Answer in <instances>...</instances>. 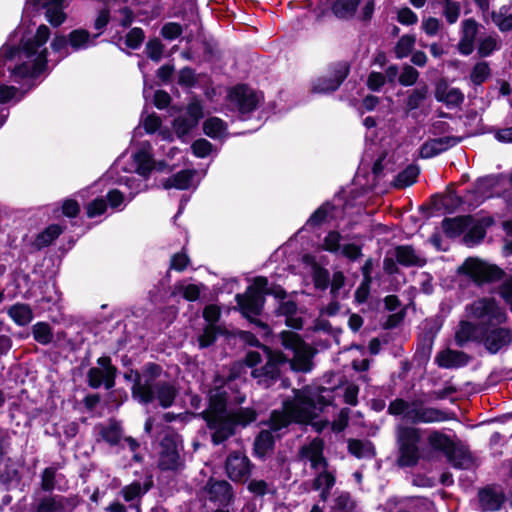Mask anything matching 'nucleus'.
Instances as JSON below:
<instances>
[{"mask_svg":"<svg viewBox=\"0 0 512 512\" xmlns=\"http://www.w3.org/2000/svg\"><path fill=\"white\" fill-rule=\"evenodd\" d=\"M163 368L155 362H147L142 372L131 369L133 373V385L131 387L132 398L142 405L151 404L155 400L154 387L156 380L161 376Z\"/></svg>","mask_w":512,"mask_h":512,"instance_id":"f257e3e1","label":"nucleus"},{"mask_svg":"<svg viewBox=\"0 0 512 512\" xmlns=\"http://www.w3.org/2000/svg\"><path fill=\"white\" fill-rule=\"evenodd\" d=\"M421 430L412 426H401L397 433L398 455L396 463L401 468L415 467L420 459L419 443Z\"/></svg>","mask_w":512,"mask_h":512,"instance_id":"f03ea898","label":"nucleus"},{"mask_svg":"<svg viewBox=\"0 0 512 512\" xmlns=\"http://www.w3.org/2000/svg\"><path fill=\"white\" fill-rule=\"evenodd\" d=\"M282 410H272L264 425L269 427L271 432H279L284 428H288L292 423L308 424L313 420V416L294 399H286L282 403Z\"/></svg>","mask_w":512,"mask_h":512,"instance_id":"7ed1b4c3","label":"nucleus"},{"mask_svg":"<svg viewBox=\"0 0 512 512\" xmlns=\"http://www.w3.org/2000/svg\"><path fill=\"white\" fill-rule=\"evenodd\" d=\"M258 418V412L253 407H239L229 410L225 417L223 425L216 432L211 433V442L218 446L226 442L237 432V427L246 428L254 423Z\"/></svg>","mask_w":512,"mask_h":512,"instance_id":"20e7f679","label":"nucleus"},{"mask_svg":"<svg viewBox=\"0 0 512 512\" xmlns=\"http://www.w3.org/2000/svg\"><path fill=\"white\" fill-rule=\"evenodd\" d=\"M458 273L467 276L477 287L501 281L506 276L498 265L478 258H467L458 268Z\"/></svg>","mask_w":512,"mask_h":512,"instance_id":"39448f33","label":"nucleus"},{"mask_svg":"<svg viewBox=\"0 0 512 512\" xmlns=\"http://www.w3.org/2000/svg\"><path fill=\"white\" fill-rule=\"evenodd\" d=\"M333 391L334 389L324 386L305 385L301 389H293V394L300 407L310 412L314 420L318 417L316 410L323 412L326 407L333 405Z\"/></svg>","mask_w":512,"mask_h":512,"instance_id":"423d86ee","label":"nucleus"},{"mask_svg":"<svg viewBox=\"0 0 512 512\" xmlns=\"http://www.w3.org/2000/svg\"><path fill=\"white\" fill-rule=\"evenodd\" d=\"M266 284V276H256L253 278L252 284L247 286L244 293L235 295L237 308L243 317H248L249 315L259 316L262 314L266 303L263 293Z\"/></svg>","mask_w":512,"mask_h":512,"instance_id":"0eeeda50","label":"nucleus"},{"mask_svg":"<svg viewBox=\"0 0 512 512\" xmlns=\"http://www.w3.org/2000/svg\"><path fill=\"white\" fill-rule=\"evenodd\" d=\"M228 393L215 387L208 396V407L197 416L203 419L207 428L216 432L223 425L225 417L229 414Z\"/></svg>","mask_w":512,"mask_h":512,"instance_id":"6e6552de","label":"nucleus"},{"mask_svg":"<svg viewBox=\"0 0 512 512\" xmlns=\"http://www.w3.org/2000/svg\"><path fill=\"white\" fill-rule=\"evenodd\" d=\"M351 64L341 60L327 66L325 75L317 77L312 84V92L316 94H331L337 91L350 74Z\"/></svg>","mask_w":512,"mask_h":512,"instance_id":"1a4fd4ad","label":"nucleus"},{"mask_svg":"<svg viewBox=\"0 0 512 512\" xmlns=\"http://www.w3.org/2000/svg\"><path fill=\"white\" fill-rule=\"evenodd\" d=\"M473 317L482 320L481 328L500 326L507 321V313L494 297H483L471 304Z\"/></svg>","mask_w":512,"mask_h":512,"instance_id":"9d476101","label":"nucleus"},{"mask_svg":"<svg viewBox=\"0 0 512 512\" xmlns=\"http://www.w3.org/2000/svg\"><path fill=\"white\" fill-rule=\"evenodd\" d=\"M454 413L441 410L434 407H425L420 399L411 402V408L406 413V419L412 424L419 423H438L453 419Z\"/></svg>","mask_w":512,"mask_h":512,"instance_id":"9b49d317","label":"nucleus"},{"mask_svg":"<svg viewBox=\"0 0 512 512\" xmlns=\"http://www.w3.org/2000/svg\"><path fill=\"white\" fill-rule=\"evenodd\" d=\"M254 464L240 451L231 452L225 460V473L235 483H245L252 474Z\"/></svg>","mask_w":512,"mask_h":512,"instance_id":"f8f14e48","label":"nucleus"},{"mask_svg":"<svg viewBox=\"0 0 512 512\" xmlns=\"http://www.w3.org/2000/svg\"><path fill=\"white\" fill-rule=\"evenodd\" d=\"M480 341L490 354H497L512 342V330L501 326L481 328Z\"/></svg>","mask_w":512,"mask_h":512,"instance_id":"ddd939ff","label":"nucleus"},{"mask_svg":"<svg viewBox=\"0 0 512 512\" xmlns=\"http://www.w3.org/2000/svg\"><path fill=\"white\" fill-rule=\"evenodd\" d=\"M229 101L237 106L240 114H249L257 109L259 97L247 84H237L228 93Z\"/></svg>","mask_w":512,"mask_h":512,"instance_id":"4468645a","label":"nucleus"},{"mask_svg":"<svg viewBox=\"0 0 512 512\" xmlns=\"http://www.w3.org/2000/svg\"><path fill=\"white\" fill-rule=\"evenodd\" d=\"M204 491L211 502H219L221 505H230L235 499L233 487L226 480L210 477L204 486Z\"/></svg>","mask_w":512,"mask_h":512,"instance_id":"2eb2a0df","label":"nucleus"},{"mask_svg":"<svg viewBox=\"0 0 512 512\" xmlns=\"http://www.w3.org/2000/svg\"><path fill=\"white\" fill-rule=\"evenodd\" d=\"M462 141L461 137L444 136L425 141L420 147V156L424 159L433 158Z\"/></svg>","mask_w":512,"mask_h":512,"instance_id":"dca6fc26","label":"nucleus"},{"mask_svg":"<svg viewBox=\"0 0 512 512\" xmlns=\"http://www.w3.org/2000/svg\"><path fill=\"white\" fill-rule=\"evenodd\" d=\"M478 501L482 512L499 511L506 501L503 491H497L492 486H485L478 491Z\"/></svg>","mask_w":512,"mask_h":512,"instance_id":"f3484780","label":"nucleus"},{"mask_svg":"<svg viewBox=\"0 0 512 512\" xmlns=\"http://www.w3.org/2000/svg\"><path fill=\"white\" fill-rule=\"evenodd\" d=\"M495 224V219L492 216H483L480 218L474 217V222L466 230L463 241L468 246L480 244L487 234V229Z\"/></svg>","mask_w":512,"mask_h":512,"instance_id":"a211bd4d","label":"nucleus"},{"mask_svg":"<svg viewBox=\"0 0 512 512\" xmlns=\"http://www.w3.org/2000/svg\"><path fill=\"white\" fill-rule=\"evenodd\" d=\"M470 361L471 356L466 352L449 348L440 351L435 358V363L445 369L465 367Z\"/></svg>","mask_w":512,"mask_h":512,"instance_id":"6ab92c4d","label":"nucleus"},{"mask_svg":"<svg viewBox=\"0 0 512 512\" xmlns=\"http://www.w3.org/2000/svg\"><path fill=\"white\" fill-rule=\"evenodd\" d=\"M338 207L330 200L323 202L307 219L304 228H319L326 222L337 219Z\"/></svg>","mask_w":512,"mask_h":512,"instance_id":"aec40b11","label":"nucleus"},{"mask_svg":"<svg viewBox=\"0 0 512 512\" xmlns=\"http://www.w3.org/2000/svg\"><path fill=\"white\" fill-rule=\"evenodd\" d=\"M474 222V216L471 214L460 215L453 218L445 217L442 220V229L449 238H456L462 235Z\"/></svg>","mask_w":512,"mask_h":512,"instance_id":"412c9836","label":"nucleus"},{"mask_svg":"<svg viewBox=\"0 0 512 512\" xmlns=\"http://www.w3.org/2000/svg\"><path fill=\"white\" fill-rule=\"evenodd\" d=\"M276 439L270 430H261L255 437L253 443V455L264 460L267 455L274 451Z\"/></svg>","mask_w":512,"mask_h":512,"instance_id":"4be33fe9","label":"nucleus"},{"mask_svg":"<svg viewBox=\"0 0 512 512\" xmlns=\"http://www.w3.org/2000/svg\"><path fill=\"white\" fill-rule=\"evenodd\" d=\"M155 400L163 409L172 407L178 396L177 387L169 381H158L154 387Z\"/></svg>","mask_w":512,"mask_h":512,"instance_id":"5701e85b","label":"nucleus"},{"mask_svg":"<svg viewBox=\"0 0 512 512\" xmlns=\"http://www.w3.org/2000/svg\"><path fill=\"white\" fill-rule=\"evenodd\" d=\"M69 502V498L63 495L49 493L37 500L35 512H63Z\"/></svg>","mask_w":512,"mask_h":512,"instance_id":"b1692460","label":"nucleus"},{"mask_svg":"<svg viewBox=\"0 0 512 512\" xmlns=\"http://www.w3.org/2000/svg\"><path fill=\"white\" fill-rule=\"evenodd\" d=\"M395 258L399 265L404 267H423L427 261L419 257L412 245H398L394 249Z\"/></svg>","mask_w":512,"mask_h":512,"instance_id":"393cba45","label":"nucleus"},{"mask_svg":"<svg viewBox=\"0 0 512 512\" xmlns=\"http://www.w3.org/2000/svg\"><path fill=\"white\" fill-rule=\"evenodd\" d=\"M123 427L116 419H109L108 425H100L99 435L110 446H118L123 438Z\"/></svg>","mask_w":512,"mask_h":512,"instance_id":"a878e982","label":"nucleus"},{"mask_svg":"<svg viewBox=\"0 0 512 512\" xmlns=\"http://www.w3.org/2000/svg\"><path fill=\"white\" fill-rule=\"evenodd\" d=\"M64 231L60 224H50L43 231L38 233L32 242V246L40 251L51 245Z\"/></svg>","mask_w":512,"mask_h":512,"instance_id":"bb28decb","label":"nucleus"},{"mask_svg":"<svg viewBox=\"0 0 512 512\" xmlns=\"http://www.w3.org/2000/svg\"><path fill=\"white\" fill-rule=\"evenodd\" d=\"M196 171L194 169H183L163 181V188L168 190L176 188L187 190L191 187Z\"/></svg>","mask_w":512,"mask_h":512,"instance_id":"cd10ccee","label":"nucleus"},{"mask_svg":"<svg viewBox=\"0 0 512 512\" xmlns=\"http://www.w3.org/2000/svg\"><path fill=\"white\" fill-rule=\"evenodd\" d=\"M446 458L457 469H469L473 464V456L469 449L456 443H454L453 452Z\"/></svg>","mask_w":512,"mask_h":512,"instance_id":"c85d7f7f","label":"nucleus"},{"mask_svg":"<svg viewBox=\"0 0 512 512\" xmlns=\"http://www.w3.org/2000/svg\"><path fill=\"white\" fill-rule=\"evenodd\" d=\"M136 164L135 172L144 179H148L154 170L153 156L145 149H140L132 155Z\"/></svg>","mask_w":512,"mask_h":512,"instance_id":"c756f323","label":"nucleus"},{"mask_svg":"<svg viewBox=\"0 0 512 512\" xmlns=\"http://www.w3.org/2000/svg\"><path fill=\"white\" fill-rule=\"evenodd\" d=\"M362 0H334L331 4V11L338 19H352Z\"/></svg>","mask_w":512,"mask_h":512,"instance_id":"7c9ffc66","label":"nucleus"},{"mask_svg":"<svg viewBox=\"0 0 512 512\" xmlns=\"http://www.w3.org/2000/svg\"><path fill=\"white\" fill-rule=\"evenodd\" d=\"M420 174V168L417 164H409L400 171L392 181V186L396 189H404L417 182Z\"/></svg>","mask_w":512,"mask_h":512,"instance_id":"2f4dec72","label":"nucleus"},{"mask_svg":"<svg viewBox=\"0 0 512 512\" xmlns=\"http://www.w3.org/2000/svg\"><path fill=\"white\" fill-rule=\"evenodd\" d=\"M429 446L437 452H442L446 457L453 452L454 441L447 434L434 430L427 438Z\"/></svg>","mask_w":512,"mask_h":512,"instance_id":"473e14b6","label":"nucleus"},{"mask_svg":"<svg viewBox=\"0 0 512 512\" xmlns=\"http://www.w3.org/2000/svg\"><path fill=\"white\" fill-rule=\"evenodd\" d=\"M281 345L287 349L293 351L295 354L309 349L308 344L298 333L290 330H283L279 333Z\"/></svg>","mask_w":512,"mask_h":512,"instance_id":"72a5a7b5","label":"nucleus"},{"mask_svg":"<svg viewBox=\"0 0 512 512\" xmlns=\"http://www.w3.org/2000/svg\"><path fill=\"white\" fill-rule=\"evenodd\" d=\"M336 478L333 473L325 470L317 474L312 482V489L314 491L321 490L320 498L326 501L330 495V491L335 485Z\"/></svg>","mask_w":512,"mask_h":512,"instance_id":"f704fd0d","label":"nucleus"},{"mask_svg":"<svg viewBox=\"0 0 512 512\" xmlns=\"http://www.w3.org/2000/svg\"><path fill=\"white\" fill-rule=\"evenodd\" d=\"M68 43L73 51H79L82 49L88 48L90 45H93V41L91 40V36L88 30L83 28H78L72 30L68 35Z\"/></svg>","mask_w":512,"mask_h":512,"instance_id":"c9c22d12","label":"nucleus"},{"mask_svg":"<svg viewBox=\"0 0 512 512\" xmlns=\"http://www.w3.org/2000/svg\"><path fill=\"white\" fill-rule=\"evenodd\" d=\"M203 50V61L207 63H215L222 59V50L218 41L213 37H205L201 40Z\"/></svg>","mask_w":512,"mask_h":512,"instance_id":"e433bc0d","label":"nucleus"},{"mask_svg":"<svg viewBox=\"0 0 512 512\" xmlns=\"http://www.w3.org/2000/svg\"><path fill=\"white\" fill-rule=\"evenodd\" d=\"M31 333L33 339L43 346H47L53 342L54 333L51 325L48 322H36L31 327Z\"/></svg>","mask_w":512,"mask_h":512,"instance_id":"4c0bfd02","label":"nucleus"},{"mask_svg":"<svg viewBox=\"0 0 512 512\" xmlns=\"http://www.w3.org/2000/svg\"><path fill=\"white\" fill-rule=\"evenodd\" d=\"M97 365L106 370V375L103 379L102 385L107 390H114L115 381L118 373L116 366L112 364V359L108 355L99 357L96 361Z\"/></svg>","mask_w":512,"mask_h":512,"instance_id":"58836bf2","label":"nucleus"},{"mask_svg":"<svg viewBox=\"0 0 512 512\" xmlns=\"http://www.w3.org/2000/svg\"><path fill=\"white\" fill-rule=\"evenodd\" d=\"M202 129L209 138L219 139L224 136L227 123L219 117H209L203 122Z\"/></svg>","mask_w":512,"mask_h":512,"instance_id":"ea45409f","label":"nucleus"},{"mask_svg":"<svg viewBox=\"0 0 512 512\" xmlns=\"http://www.w3.org/2000/svg\"><path fill=\"white\" fill-rule=\"evenodd\" d=\"M8 314L18 326L28 325L34 317L31 307L20 303L11 306Z\"/></svg>","mask_w":512,"mask_h":512,"instance_id":"a19ab883","label":"nucleus"},{"mask_svg":"<svg viewBox=\"0 0 512 512\" xmlns=\"http://www.w3.org/2000/svg\"><path fill=\"white\" fill-rule=\"evenodd\" d=\"M348 452L358 459L372 458L375 455L374 446L371 442L364 443L359 439L348 440Z\"/></svg>","mask_w":512,"mask_h":512,"instance_id":"79ce46f5","label":"nucleus"},{"mask_svg":"<svg viewBox=\"0 0 512 512\" xmlns=\"http://www.w3.org/2000/svg\"><path fill=\"white\" fill-rule=\"evenodd\" d=\"M434 336L426 333L417 344L414 359L419 364L427 363L430 359L432 348H433Z\"/></svg>","mask_w":512,"mask_h":512,"instance_id":"37998d69","label":"nucleus"},{"mask_svg":"<svg viewBox=\"0 0 512 512\" xmlns=\"http://www.w3.org/2000/svg\"><path fill=\"white\" fill-rule=\"evenodd\" d=\"M184 117L197 126L200 120L204 117L203 103L198 95L191 96L190 101L186 106Z\"/></svg>","mask_w":512,"mask_h":512,"instance_id":"c03bdc74","label":"nucleus"},{"mask_svg":"<svg viewBox=\"0 0 512 512\" xmlns=\"http://www.w3.org/2000/svg\"><path fill=\"white\" fill-rule=\"evenodd\" d=\"M416 36L413 34H404L397 41L394 47V53L397 59L408 57L415 46Z\"/></svg>","mask_w":512,"mask_h":512,"instance_id":"a18cd8bd","label":"nucleus"},{"mask_svg":"<svg viewBox=\"0 0 512 512\" xmlns=\"http://www.w3.org/2000/svg\"><path fill=\"white\" fill-rule=\"evenodd\" d=\"M343 239V236L341 233L337 230H331L329 231L324 239L323 242L320 244L319 248L323 251L329 252L331 254H338L341 251V240Z\"/></svg>","mask_w":512,"mask_h":512,"instance_id":"49530a36","label":"nucleus"},{"mask_svg":"<svg viewBox=\"0 0 512 512\" xmlns=\"http://www.w3.org/2000/svg\"><path fill=\"white\" fill-rule=\"evenodd\" d=\"M171 124L177 138L182 142H185V138L197 127V125H194L193 122L182 115L175 117Z\"/></svg>","mask_w":512,"mask_h":512,"instance_id":"de8ad7c7","label":"nucleus"},{"mask_svg":"<svg viewBox=\"0 0 512 512\" xmlns=\"http://www.w3.org/2000/svg\"><path fill=\"white\" fill-rule=\"evenodd\" d=\"M510 7L503 5L499 11H493L491 14L492 21L501 32H509L512 30V14L507 15Z\"/></svg>","mask_w":512,"mask_h":512,"instance_id":"09e8293b","label":"nucleus"},{"mask_svg":"<svg viewBox=\"0 0 512 512\" xmlns=\"http://www.w3.org/2000/svg\"><path fill=\"white\" fill-rule=\"evenodd\" d=\"M428 92V86L426 84L412 90L405 101L406 110L413 111L418 109L420 105L427 99Z\"/></svg>","mask_w":512,"mask_h":512,"instance_id":"8fccbe9b","label":"nucleus"},{"mask_svg":"<svg viewBox=\"0 0 512 512\" xmlns=\"http://www.w3.org/2000/svg\"><path fill=\"white\" fill-rule=\"evenodd\" d=\"M491 76L489 63L486 61L477 62L470 73V81L475 86H480Z\"/></svg>","mask_w":512,"mask_h":512,"instance_id":"3c124183","label":"nucleus"},{"mask_svg":"<svg viewBox=\"0 0 512 512\" xmlns=\"http://www.w3.org/2000/svg\"><path fill=\"white\" fill-rule=\"evenodd\" d=\"M324 440L320 437L314 438L309 444L303 445L299 449V457L308 459L309 461L324 451Z\"/></svg>","mask_w":512,"mask_h":512,"instance_id":"603ef678","label":"nucleus"},{"mask_svg":"<svg viewBox=\"0 0 512 512\" xmlns=\"http://www.w3.org/2000/svg\"><path fill=\"white\" fill-rule=\"evenodd\" d=\"M312 280L317 290H326L330 285V273L328 269L315 263L313 267Z\"/></svg>","mask_w":512,"mask_h":512,"instance_id":"864d4df0","label":"nucleus"},{"mask_svg":"<svg viewBox=\"0 0 512 512\" xmlns=\"http://www.w3.org/2000/svg\"><path fill=\"white\" fill-rule=\"evenodd\" d=\"M180 466V454L178 451L159 454L158 467L162 471H176Z\"/></svg>","mask_w":512,"mask_h":512,"instance_id":"5fc2aeb1","label":"nucleus"},{"mask_svg":"<svg viewBox=\"0 0 512 512\" xmlns=\"http://www.w3.org/2000/svg\"><path fill=\"white\" fill-rule=\"evenodd\" d=\"M475 326L469 321H461L460 328L455 333V342L458 347H463L473 339Z\"/></svg>","mask_w":512,"mask_h":512,"instance_id":"6e6d98bb","label":"nucleus"},{"mask_svg":"<svg viewBox=\"0 0 512 512\" xmlns=\"http://www.w3.org/2000/svg\"><path fill=\"white\" fill-rule=\"evenodd\" d=\"M217 339L216 325H205L203 332L197 337L198 347L209 348L216 343Z\"/></svg>","mask_w":512,"mask_h":512,"instance_id":"4d7b16f0","label":"nucleus"},{"mask_svg":"<svg viewBox=\"0 0 512 512\" xmlns=\"http://www.w3.org/2000/svg\"><path fill=\"white\" fill-rule=\"evenodd\" d=\"M177 83L183 88H194L198 84L195 70L189 66L181 68L178 72Z\"/></svg>","mask_w":512,"mask_h":512,"instance_id":"13d9d810","label":"nucleus"},{"mask_svg":"<svg viewBox=\"0 0 512 512\" xmlns=\"http://www.w3.org/2000/svg\"><path fill=\"white\" fill-rule=\"evenodd\" d=\"M32 71V78H37L41 74H43L48 68V50L47 48H43L39 51L38 54L35 55V59L33 60L32 66L30 67Z\"/></svg>","mask_w":512,"mask_h":512,"instance_id":"bf43d9fd","label":"nucleus"},{"mask_svg":"<svg viewBox=\"0 0 512 512\" xmlns=\"http://www.w3.org/2000/svg\"><path fill=\"white\" fill-rule=\"evenodd\" d=\"M56 472L55 467H46L41 473L40 488L45 493H51L56 487Z\"/></svg>","mask_w":512,"mask_h":512,"instance_id":"052dcab7","label":"nucleus"},{"mask_svg":"<svg viewBox=\"0 0 512 512\" xmlns=\"http://www.w3.org/2000/svg\"><path fill=\"white\" fill-rule=\"evenodd\" d=\"M495 185V178L488 175L478 178L474 183V188L472 190H468L467 192L484 196L490 192L495 187Z\"/></svg>","mask_w":512,"mask_h":512,"instance_id":"680f3d73","label":"nucleus"},{"mask_svg":"<svg viewBox=\"0 0 512 512\" xmlns=\"http://www.w3.org/2000/svg\"><path fill=\"white\" fill-rule=\"evenodd\" d=\"M146 54L147 57L155 63H158L163 56L164 45L159 38H152L146 43Z\"/></svg>","mask_w":512,"mask_h":512,"instance_id":"e2e57ef3","label":"nucleus"},{"mask_svg":"<svg viewBox=\"0 0 512 512\" xmlns=\"http://www.w3.org/2000/svg\"><path fill=\"white\" fill-rule=\"evenodd\" d=\"M20 481L21 474L16 468L5 467L0 473V483L4 486L6 491L10 490L13 484H19Z\"/></svg>","mask_w":512,"mask_h":512,"instance_id":"0e129e2a","label":"nucleus"},{"mask_svg":"<svg viewBox=\"0 0 512 512\" xmlns=\"http://www.w3.org/2000/svg\"><path fill=\"white\" fill-rule=\"evenodd\" d=\"M419 75L416 68L409 64H404L398 78L399 84L405 87L413 86L418 81Z\"/></svg>","mask_w":512,"mask_h":512,"instance_id":"69168bd1","label":"nucleus"},{"mask_svg":"<svg viewBox=\"0 0 512 512\" xmlns=\"http://www.w3.org/2000/svg\"><path fill=\"white\" fill-rule=\"evenodd\" d=\"M213 144L205 138H199L191 144V151L197 158H206L213 151Z\"/></svg>","mask_w":512,"mask_h":512,"instance_id":"338daca9","label":"nucleus"},{"mask_svg":"<svg viewBox=\"0 0 512 512\" xmlns=\"http://www.w3.org/2000/svg\"><path fill=\"white\" fill-rule=\"evenodd\" d=\"M335 509L341 512H353L356 508V502L352 499L349 492L340 493L334 500Z\"/></svg>","mask_w":512,"mask_h":512,"instance_id":"774afa93","label":"nucleus"}]
</instances>
